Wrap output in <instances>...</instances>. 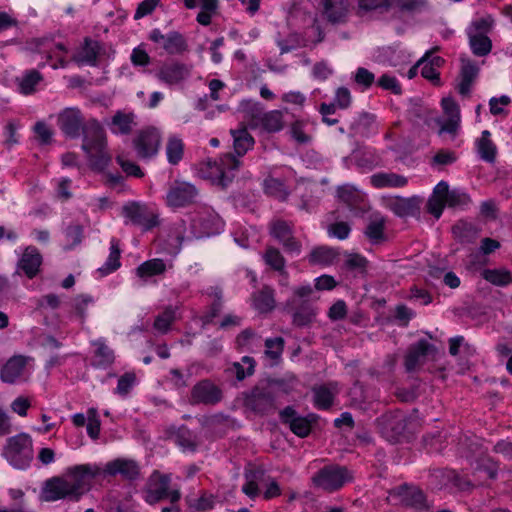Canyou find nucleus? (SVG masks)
<instances>
[{
    "label": "nucleus",
    "mask_w": 512,
    "mask_h": 512,
    "mask_svg": "<svg viewBox=\"0 0 512 512\" xmlns=\"http://www.w3.org/2000/svg\"><path fill=\"white\" fill-rule=\"evenodd\" d=\"M510 103L508 96H501L500 98H492L489 102L490 111L494 115H499L504 112V107Z\"/></svg>",
    "instance_id": "nucleus-64"
},
{
    "label": "nucleus",
    "mask_w": 512,
    "mask_h": 512,
    "mask_svg": "<svg viewBox=\"0 0 512 512\" xmlns=\"http://www.w3.org/2000/svg\"><path fill=\"white\" fill-rule=\"evenodd\" d=\"M337 197L349 206L356 205L363 199L361 192L352 185H343L337 189Z\"/></svg>",
    "instance_id": "nucleus-41"
},
{
    "label": "nucleus",
    "mask_w": 512,
    "mask_h": 512,
    "mask_svg": "<svg viewBox=\"0 0 512 512\" xmlns=\"http://www.w3.org/2000/svg\"><path fill=\"white\" fill-rule=\"evenodd\" d=\"M41 264L42 257L38 250L28 247L18 261V271L24 273L28 278H33L39 272Z\"/></svg>",
    "instance_id": "nucleus-15"
},
{
    "label": "nucleus",
    "mask_w": 512,
    "mask_h": 512,
    "mask_svg": "<svg viewBox=\"0 0 512 512\" xmlns=\"http://www.w3.org/2000/svg\"><path fill=\"white\" fill-rule=\"evenodd\" d=\"M219 389L211 382L203 381L197 384L192 392L195 402L215 403L220 399Z\"/></svg>",
    "instance_id": "nucleus-24"
},
{
    "label": "nucleus",
    "mask_w": 512,
    "mask_h": 512,
    "mask_svg": "<svg viewBox=\"0 0 512 512\" xmlns=\"http://www.w3.org/2000/svg\"><path fill=\"white\" fill-rule=\"evenodd\" d=\"M494 20L490 16L475 19L468 26L466 32L469 46L476 56H486L491 52L492 41L488 33L492 30Z\"/></svg>",
    "instance_id": "nucleus-3"
},
{
    "label": "nucleus",
    "mask_w": 512,
    "mask_h": 512,
    "mask_svg": "<svg viewBox=\"0 0 512 512\" xmlns=\"http://www.w3.org/2000/svg\"><path fill=\"white\" fill-rule=\"evenodd\" d=\"M234 370L238 380H243L246 376L254 372V360L248 356L242 358L241 363L234 364Z\"/></svg>",
    "instance_id": "nucleus-51"
},
{
    "label": "nucleus",
    "mask_w": 512,
    "mask_h": 512,
    "mask_svg": "<svg viewBox=\"0 0 512 512\" xmlns=\"http://www.w3.org/2000/svg\"><path fill=\"white\" fill-rule=\"evenodd\" d=\"M352 479V475L345 468L330 465L319 470L313 477V484L325 491H335Z\"/></svg>",
    "instance_id": "nucleus-7"
},
{
    "label": "nucleus",
    "mask_w": 512,
    "mask_h": 512,
    "mask_svg": "<svg viewBox=\"0 0 512 512\" xmlns=\"http://www.w3.org/2000/svg\"><path fill=\"white\" fill-rule=\"evenodd\" d=\"M385 219L381 215H374L370 220L365 234L372 242H379L384 239Z\"/></svg>",
    "instance_id": "nucleus-40"
},
{
    "label": "nucleus",
    "mask_w": 512,
    "mask_h": 512,
    "mask_svg": "<svg viewBox=\"0 0 512 512\" xmlns=\"http://www.w3.org/2000/svg\"><path fill=\"white\" fill-rule=\"evenodd\" d=\"M374 58L377 62L390 66H399L407 62V55L395 47H383L376 51Z\"/></svg>",
    "instance_id": "nucleus-25"
},
{
    "label": "nucleus",
    "mask_w": 512,
    "mask_h": 512,
    "mask_svg": "<svg viewBox=\"0 0 512 512\" xmlns=\"http://www.w3.org/2000/svg\"><path fill=\"white\" fill-rule=\"evenodd\" d=\"M283 421L289 425L294 434L299 437H305L309 434L311 429L310 421L304 417L295 416L294 411L286 408L281 413Z\"/></svg>",
    "instance_id": "nucleus-23"
},
{
    "label": "nucleus",
    "mask_w": 512,
    "mask_h": 512,
    "mask_svg": "<svg viewBox=\"0 0 512 512\" xmlns=\"http://www.w3.org/2000/svg\"><path fill=\"white\" fill-rule=\"evenodd\" d=\"M479 73V67L476 63L468 59L462 60L460 81L458 83V91L461 95H467L470 88L476 80Z\"/></svg>",
    "instance_id": "nucleus-22"
},
{
    "label": "nucleus",
    "mask_w": 512,
    "mask_h": 512,
    "mask_svg": "<svg viewBox=\"0 0 512 512\" xmlns=\"http://www.w3.org/2000/svg\"><path fill=\"white\" fill-rule=\"evenodd\" d=\"M417 66H421V74L424 78L432 81L438 79L439 74L437 72V69L429 62H427V59L425 57L418 61Z\"/></svg>",
    "instance_id": "nucleus-59"
},
{
    "label": "nucleus",
    "mask_w": 512,
    "mask_h": 512,
    "mask_svg": "<svg viewBox=\"0 0 512 512\" xmlns=\"http://www.w3.org/2000/svg\"><path fill=\"white\" fill-rule=\"evenodd\" d=\"M4 455L11 465L18 469L28 467L33 459L32 439L26 433H20L8 439Z\"/></svg>",
    "instance_id": "nucleus-4"
},
{
    "label": "nucleus",
    "mask_w": 512,
    "mask_h": 512,
    "mask_svg": "<svg viewBox=\"0 0 512 512\" xmlns=\"http://www.w3.org/2000/svg\"><path fill=\"white\" fill-rule=\"evenodd\" d=\"M120 251L119 249L112 244L110 248V254L105 262V264L98 269L101 275H107L115 270H117L120 266L119 262Z\"/></svg>",
    "instance_id": "nucleus-45"
},
{
    "label": "nucleus",
    "mask_w": 512,
    "mask_h": 512,
    "mask_svg": "<svg viewBox=\"0 0 512 512\" xmlns=\"http://www.w3.org/2000/svg\"><path fill=\"white\" fill-rule=\"evenodd\" d=\"M264 260L267 265L271 266L275 270H283L285 266V260L281 253L275 248H268L264 254Z\"/></svg>",
    "instance_id": "nucleus-48"
},
{
    "label": "nucleus",
    "mask_w": 512,
    "mask_h": 512,
    "mask_svg": "<svg viewBox=\"0 0 512 512\" xmlns=\"http://www.w3.org/2000/svg\"><path fill=\"white\" fill-rule=\"evenodd\" d=\"M264 127L270 132H277L283 127V115L280 111H271L265 115Z\"/></svg>",
    "instance_id": "nucleus-46"
},
{
    "label": "nucleus",
    "mask_w": 512,
    "mask_h": 512,
    "mask_svg": "<svg viewBox=\"0 0 512 512\" xmlns=\"http://www.w3.org/2000/svg\"><path fill=\"white\" fill-rule=\"evenodd\" d=\"M102 47L98 42L86 40L74 55V60L81 65L94 66L101 55Z\"/></svg>",
    "instance_id": "nucleus-20"
},
{
    "label": "nucleus",
    "mask_w": 512,
    "mask_h": 512,
    "mask_svg": "<svg viewBox=\"0 0 512 512\" xmlns=\"http://www.w3.org/2000/svg\"><path fill=\"white\" fill-rule=\"evenodd\" d=\"M30 358L14 355L2 366L0 378L3 382L15 384L26 379Z\"/></svg>",
    "instance_id": "nucleus-11"
},
{
    "label": "nucleus",
    "mask_w": 512,
    "mask_h": 512,
    "mask_svg": "<svg viewBox=\"0 0 512 512\" xmlns=\"http://www.w3.org/2000/svg\"><path fill=\"white\" fill-rule=\"evenodd\" d=\"M11 410L21 417H25L27 415L28 409L31 407V401L28 397L18 396L15 398L11 405Z\"/></svg>",
    "instance_id": "nucleus-56"
},
{
    "label": "nucleus",
    "mask_w": 512,
    "mask_h": 512,
    "mask_svg": "<svg viewBox=\"0 0 512 512\" xmlns=\"http://www.w3.org/2000/svg\"><path fill=\"white\" fill-rule=\"evenodd\" d=\"M259 480L256 473L246 474V482L242 487V491L250 498H255L259 495Z\"/></svg>",
    "instance_id": "nucleus-52"
},
{
    "label": "nucleus",
    "mask_w": 512,
    "mask_h": 512,
    "mask_svg": "<svg viewBox=\"0 0 512 512\" xmlns=\"http://www.w3.org/2000/svg\"><path fill=\"white\" fill-rule=\"evenodd\" d=\"M105 134L98 126L86 133L83 149L89 157L90 164L95 169H103L110 162V156L105 151Z\"/></svg>",
    "instance_id": "nucleus-5"
},
{
    "label": "nucleus",
    "mask_w": 512,
    "mask_h": 512,
    "mask_svg": "<svg viewBox=\"0 0 512 512\" xmlns=\"http://www.w3.org/2000/svg\"><path fill=\"white\" fill-rule=\"evenodd\" d=\"M95 346L93 365L97 367H108L114 362L113 351L102 340L93 342Z\"/></svg>",
    "instance_id": "nucleus-29"
},
{
    "label": "nucleus",
    "mask_w": 512,
    "mask_h": 512,
    "mask_svg": "<svg viewBox=\"0 0 512 512\" xmlns=\"http://www.w3.org/2000/svg\"><path fill=\"white\" fill-rule=\"evenodd\" d=\"M264 189L266 193L279 199H285L288 194L284 183L273 176L268 177L264 181Z\"/></svg>",
    "instance_id": "nucleus-43"
},
{
    "label": "nucleus",
    "mask_w": 512,
    "mask_h": 512,
    "mask_svg": "<svg viewBox=\"0 0 512 512\" xmlns=\"http://www.w3.org/2000/svg\"><path fill=\"white\" fill-rule=\"evenodd\" d=\"M328 232L331 236H334L338 239H346L350 233V227L345 222H338L331 225L328 229Z\"/></svg>",
    "instance_id": "nucleus-61"
},
{
    "label": "nucleus",
    "mask_w": 512,
    "mask_h": 512,
    "mask_svg": "<svg viewBox=\"0 0 512 512\" xmlns=\"http://www.w3.org/2000/svg\"><path fill=\"white\" fill-rule=\"evenodd\" d=\"M337 258V252L329 247H318L311 251L309 261L313 264L330 265Z\"/></svg>",
    "instance_id": "nucleus-38"
},
{
    "label": "nucleus",
    "mask_w": 512,
    "mask_h": 512,
    "mask_svg": "<svg viewBox=\"0 0 512 512\" xmlns=\"http://www.w3.org/2000/svg\"><path fill=\"white\" fill-rule=\"evenodd\" d=\"M378 85L385 89L389 90L394 94H400L401 93V87L399 82L394 76H391L389 74H384L380 77L378 80Z\"/></svg>",
    "instance_id": "nucleus-58"
},
{
    "label": "nucleus",
    "mask_w": 512,
    "mask_h": 512,
    "mask_svg": "<svg viewBox=\"0 0 512 512\" xmlns=\"http://www.w3.org/2000/svg\"><path fill=\"white\" fill-rule=\"evenodd\" d=\"M167 268V264L162 259L154 258L140 264L136 268L135 273L140 279L147 280L151 277L164 274Z\"/></svg>",
    "instance_id": "nucleus-28"
},
{
    "label": "nucleus",
    "mask_w": 512,
    "mask_h": 512,
    "mask_svg": "<svg viewBox=\"0 0 512 512\" xmlns=\"http://www.w3.org/2000/svg\"><path fill=\"white\" fill-rule=\"evenodd\" d=\"M135 382L134 374L127 373L123 375L119 380L116 388V393L120 395H126Z\"/></svg>",
    "instance_id": "nucleus-60"
},
{
    "label": "nucleus",
    "mask_w": 512,
    "mask_h": 512,
    "mask_svg": "<svg viewBox=\"0 0 512 512\" xmlns=\"http://www.w3.org/2000/svg\"><path fill=\"white\" fill-rule=\"evenodd\" d=\"M441 107L446 117L445 120H439L440 133H448L455 137L460 129L461 115L458 104L451 97H443Z\"/></svg>",
    "instance_id": "nucleus-12"
},
{
    "label": "nucleus",
    "mask_w": 512,
    "mask_h": 512,
    "mask_svg": "<svg viewBox=\"0 0 512 512\" xmlns=\"http://www.w3.org/2000/svg\"><path fill=\"white\" fill-rule=\"evenodd\" d=\"M101 473L106 475H121L125 478H135L139 473V467L135 461L130 459H115L113 461L108 462L103 469H101Z\"/></svg>",
    "instance_id": "nucleus-13"
},
{
    "label": "nucleus",
    "mask_w": 512,
    "mask_h": 512,
    "mask_svg": "<svg viewBox=\"0 0 512 512\" xmlns=\"http://www.w3.org/2000/svg\"><path fill=\"white\" fill-rule=\"evenodd\" d=\"M184 143L178 136H170L166 145V156L170 164H177L183 158Z\"/></svg>",
    "instance_id": "nucleus-35"
},
{
    "label": "nucleus",
    "mask_w": 512,
    "mask_h": 512,
    "mask_svg": "<svg viewBox=\"0 0 512 512\" xmlns=\"http://www.w3.org/2000/svg\"><path fill=\"white\" fill-rule=\"evenodd\" d=\"M170 476L154 472L146 485L144 499L149 504H155L162 499L168 498L172 503L180 499V492L177 489L169 490Z\"/></svg>",
    "instance_id": "nucleus-6"
},
{
    "label": "nucleus",
    "mask_w": 512,
    "mask_h": 512,
    "mask_svg": "<svg viewBox=\"0 0 512 512\" xmlns=\"http://www.w3.org/2000/svg\"><path fill=\"white\" fill-rule=\"evenodd\" d=\"M240 166V161L231 154L225 155L221 158L220 166L217 168L219 174L215 181L225 186L233 177L234 171Z\"/></svg>",
    "instance_id": "nucleus-27"
},
{
    "label": "nucleus",
    "mask_w": 512,
    "mask_h": 512,
    "mask_svg": "<svg viewBox=\"0 0 512 512\" xmlns=\"http://www.w3.org/2000/svg\"><path fill=\"white\" fill-rule=\"evenodd\" d=\"M131 63L137 67H146L151 62V57L146 51L144 45L135 47L130 55Z\"/></svg>",
    "instance_id": "nucleus-47"
},
{
    "label": "nucleus",
    "mask_w": 512,
    "mask_h": 512,
    "mask_svg": "<svg viewBox=\"0 0 512 512\" xmlns=\"http://www.w3.org/2000/svg\"><path fill=\"white\" fill-rule=\"evenodd\" d=\"M33 131L35 134L36 140L40 144H49L53 137V131L51 128L44 122H37L34 127Z\"/></svg>",
    "instance_id": "nucleus-50"
},
{
    "label": "nucleus",
    "mask_w": 512,
    "mask_h": 512,
    "mask_svg": "<svg viewBox=\"0 0 512 512\" xmlns=\"http://www.w3.org/2000/svg\"><path fill=\"white\" fill-rule=\"evenodd\" d=\"M270 232L281 243L292 234L289 225L283 221L274 222L271 225Z\"/></svg>",
    "instance_id": "nucleus-54"
},
{
    "label": "nucleus",
    "mask_w": 512,
    "mask_h": 512,
    "mask_svg": "<svg viewBox=\"0 0 512 512\" xmlns=\"http://www.w3.org/2000/svg\"><path fill=\"white\" fill-rule=\"evenodd\" d=\"M254 307L260 312H269L274 308V298L272 290L265 288L253 298Z\"/></svg>",
    "instance_id": "nucleus-42"
},
{
    "label": "nucleus",
    "mask_w": 512,
    "mask_h": 512,
    "mask_svg": "<svg viewBox=\"0 0 512 512\" xmlns=\"http://www.w3.org/2000/svg\"><path fill=\"white\" fill-rule=\"evenodd\" d=\"M175 319V312L172 309H166L162 314H160L155 322H154V328L160 332L165 333L168 331L171 323Z\"/></svg>",
    "instance_id": "nucleus-49"
},
{
    "label": "nucleus",
    "mask_w": 512,
    "mask_h": 512,
    "mask_svg": "<svg viewBox=\"0 0 512 512\" xmlns=\"http://www.w3.org/2000/svg\"><path fill=\"white\" fill-rule=\"evenodd\" d=\"M101 468L95 464H81L70 467L61 477L48 480L42 496L46 501L59 499L78 500L86 493L92 480L100 475Z\"/></svg>",
    "instance_id": "nucleus-1"
},
{
    "label": "nucleus",
    "mask_w": 512,
    "mask_h": 512,
    "mask_svg": "<svg viewBox=\"0 0 512 512\" xmlns=\"http://www.w3.org/2000/svg\"><path fill=\"white\" fill-rule=\"evenodd\" d=\"M424 3V0H360L359 7L366 11L386 6H396L400 9L414 10Z\"/></svg>",
    "instance_id": "nucleus-16"
},
{
    "label": "nucleus",
    "mask_w": 512,
    "mask_h": 512,
    "mask_svg": "<svg viewBox=\"0 0 512 512\" xmlns=\"http://www.w3.org/2000/svg\"><path fill=\"white\" fill-rule=\"evenodd\" d=\"M118 164L121 166L123 171L130 176L142 177L143 173L138 165L134 162L126 160L122 154H119L116 158Z\"/></svg>",
    "instance_id": "nucleus-57"
},
{
    "label": "nucleus",
    "mask_w": 512,
    "mask_h": 512,
    "mask_svg": "<svg viewBox=\"0 0 512 512\" xmlns=\"http://www.w3.org/2000/svg\"><path fill=\"white\" fill-rule=\"evenodd\" d=\"M478 152L481 158L488 162H493L496 156V147L490 140V132H482L481 138L477 142Z\"/></svg>",
    "instance_id": "nucleus-39"
},
{
    "label": "nucleus",
    "mask_w": 512,
    "mask_h": 512,
    "mask_svg": "<svg viewBox=\"0 0 512 512\" xmlns=\"http://www.w3.org/2000/svg\"><path fill=\"white\" fill-rule=\"evenodd\" d=\"M196 195L194 186L188 183L178 184L167 194V203L171 207H181L190 203Z\"/></svg>",
    "instance_id": "nucleus-17"
},
{
    "label": "nucleus",
    "mask_w": 512,
    "mask_h": 512,
    "mask_svg": "<svg viewBox=\"0 0 512 512\" xmlns=\"http://www.w3.org/2000/svg\"><path fill=\"white\" fill-rule=\"evenodd\" d=\"M400 501L405 505L421 507L424 503L423 493L415 487L404 486L397 491Z\"/></svg>",
    "instance_id": "nucleus-33"
},
{
    "label": "nucleus",
    "mask_w": 512,
    "mask_h": 512,
    "mask_svg": "<svg viewBox=\"0 0 512 512\" xmlns=\"http://www.w3.org/2000/svg\"><path fill=\"white\" fill-rule=\"evenodd\" d=\"M433 351V347L425 342L420 341L416 345H414L408 352L405 359V367L408 371L414 370L417 366H419L426 355Z\"/></svg>",
    "instance_id": "nucleus-26"
},
{
    "label": "nucleus",
    "mask_w": 512,
    "mask_h": 512,
    "mask_svg": "<svg viewBox=\"0 0 512 512\" xmlns=\"http://www.w3.org/2000/svg\"><path fill=\"white\" fill-rule=\"evenodd\" d=\"M161 145V133L155 127H148L138 132L133 140L134 149L141 159L155 156Z\"/></svg>",
    "instance_id": "nucleus-8"
},
{
    "label": "nucleus",
    "mask_w": 512,
    "mask_h": 512,
    "mask_svg": "<svg viewBox=\"0 0 512 512\" xmlns=\"http://www.w3.org/2000/svg\"><path fill=\"white\" fill-rule=\"evenodd\" d=\"M66 54L67 49L64 44L58 43L55 45L54 49L51 51V54L49 55L50 58H54L56 60V62L52 64V67L54 69L63 68L66 66Z\"/></svg>",
    "instance_id": "nucleus-55"
},
{
    "label": "nucleus",
    "mask_w": 512,
    "mask_h": 512,
    "mask_svg": "<svg viewBox=\"0 0 512 512\" xmlns=\"http://www.w3.org/2000/svg\"><path fill=\"white\" fill-rule=\"evenodd\" d=\"M160 0H144L142 3L139 4L136 13H135V19H140L148 14H150L155 7L159 4Z\"/></svg>",
    "instance_id": "nucleus-63"
},
{
    "label": "nucleus",
    "mask_w": 512,
    "mask_h": 512,
    "mask_svg": "<svg viewBox=\"0 0 512 512\" xmlns=\"http://www.w3.org/2000/svg\"><path fill=\"white\" fill-rule=\"evenodd\" d=\"M336 393V385L320 386L314 389V402L318 408H328Z\"/></svg>",
    "instance_id": "nucleus-36"
},
{
    "label": "nucleus",
    "mask_w": 512,
    "mask_h": 512,
    "mask_svg": "<svg viewBox=\"0 0 512 512\" xmlns=\"http://www.w3.org/2000/svg\"><path fill=\"white\" fill-rule=\"evenodd\" d=\"M150 39L160 44V46L169 54H176L185 49V42L181 35L171 33L163 35L158 30H153L150 34Z\"/></svg>",
    "instance_id": "nucleus-19"
},
{
    "label": "nucleus",
    "mask_w": 512,
    "mask_h": 512,
    "mask_svg": "<svg viewBox=\"0 0 512 512\" xmlns=\"http://www.w3.org/2000/svg\"><path fill=\"white\" fill-rule=\"evenodd\" d=\"M482 277L493 285L506 286L512 283L510 271L504 268L485 269L481 273Z\"/></svg>",
    "instance_id": "nucleus-34"
},
{
    "label": "nucleus",
    "mask_w": 512,
    "mask_h": 512,
    "mask_svg": "<svg viewBox=\"0 0 512 512\" xmlns=\"http://www.w3.org/2000/svg\"><path fill=\"white\" fill-rule=\"evenodd\" d=\"M348 7L346 0H323L322 14L328 22L340 23L346 19Z\"/></svg>",
    "instance_id": "nucleus-18"
},
{
    "label": "nucleus",
    "mask_w": 512,
    "mask_h": 512,
    "mask_svg": "<svg viewBox=\"0 0 512 512\" xmlns=\"http://www.w3.org/2000/svg\"><path fill=\"white\" fill-rule=\"evenodd\" d=\"M266 350L265 354L267 357L271 358L273 361L278 359L283 351V339L282 338H274L267 339L265 342Z\"/></svg>",
    "instance_id": "nucleus-53"
},
{
    "label": "nucleus",
    "mask_w": 512,
    "mask_h": 512,
    "mask_svg": "<svg viewBox=\"0 0 512 512\" xmlns=\"http://www.w3.org/2000/svg\"><path fill=\"white\" fill-rule=\"evenodd\" d=\"M470 203V197L462 190L454 189L449 190L446 182H439L430 196L427 208L428 211L435 217L439 218L443 212L445 205L450 207H464Z\"/></svg>",
    "instance_id": "nucleus-2"
},
{
    "label": "nucleus",
    "mask_w": 512,
    "mask_h": 512,
    "mask_svg": "<svg viewBox=\"0 0 512 512\" xmlns=\"http://www.w3.org/2000/svg\"><path fill=\"white\" fill-rule=\"evenodd\" d=\"M134 125V115L118 111L111 120V131L115 134H128Z\"/></svg>",
    "instance_id": "nucleus-31"
},
{
    "label": "nucleus",
    "mask_w": 512,
    "mask_h": 512,
    "mask_svg": "<svg viewBox=\"0 0 512 512\" xmlns=\"http://www.w3.org/2000/svg\"><path fill=\"white\" fill-rule=\"evenodd\" d=\"M231 133L233 136L234 150L238 156L244 155L249 149L253 147L254 139L246 128L233 130Z\"/></svg>",
    "instance_id": "nucleus-30"
},
{
    "label": "nucleus",
    "mask_w": 512,
    "mask_h": 512,
    "mask_svg": "<svg viewBox=\"0 0 512 512\" xmlns=\"http://www.w3.org/2000/svg\"><path fill=\"white\" fill-rule=\"evenodd\" d=\"M417 207L415 198H397L393 203V211L399 216L412 214Z\"/></svg>",
    "instance_id": "nucleus-44"
},
{
    "label": "nucleus",
    "mask_w": 512,
    "mask_h": 512,
    "mask_svg": "<svg viewBox=\"0 0 512 512\" xmlns=\"http://www.w3.org/2000/svg\"><path fill=\"white\" fill-rule=\"evenodd\" d=\"M81 113L76 108H67L58 116V123L61 130L68 136L78 135L82 126Z\"/></svg>",
    "instance_id": "nucleus-14"
},
{
    "label": "nucleus",
    "mask_w": 512,
    "mask_h": 512,
    "mask_svg": "<svg viewBox=\"0 0 512 512\" xmlns=\"http://www.w3.org/2000/svg\"><path fill=\"white\" fill-rule=\"evenodd\" d=\"M291 137L299 144H307L312 139V128L308 121L296 120L290 126Z\"/></svg>",
    "instance_id": "nucleus-32"
},
{
    "label": "nucleus",
    "mask_w": 512,
    "mask_h": 512,
    "mask_svg": "<svg viewBox=\"0 0 512 512\" xmlns=\"http://www.w3.org/2000/svg\"><path fill=\"white\" fill-rule=\"evenodd\" d=\"M347 307L344 301L339 300L335 302L329 309L328 316L332 320H340L345 317Z\"/></svg>",
    "instance_id": "nucleus-62"
},
{
    "label": "nucleus",
    "mask_w": 512,
    "mask_h": 512,
    "mask_svg": "<svg viewBox=\"0 0 512 512\" xmlns=\"http://www.w3.org/2000/svg\"><path fill=\"white\" fill-rule=\"evenodd\" d=\"M369 179L371 185L377 189L400 188L404 187L408 182L406 177L392 172L375 173Z\"/></svg>",
    "instance_id": "nucleus-21"
},
{
    "label": "nucleus",
    "mask_w": 512,
    "mask_h": 512,
    "mask_svg": "<svg viewBox=\"0 0 512 512\" xmlns=\"http://www.w3.org/2000/svg\"><path fill=\"white\" fill-rule=\"evenodd\" d=\"M42 75L36 70H30L23 74L19 80V90L24 95L32 94L36 91V86L42 81Z\"/></svg>",
    "instance_id": "nucleus-37"
},
{
    "label": "nucleus",
    "mask_w": 512,
    "mask_h": 512,
    "mask_svg": "<svg viewBox=\"0 0 512 512\" xmlns=\"http://www.w3.org/2000/svg\"><path fill=\"white\" fill-rule=\"evenodd\" d=\"M122 214L127 222L141 226L144 230H149L158 224L156 214L146 205L131 202L123 206Z\"/></svg>",
    "instance_id": "nucleus-10"
},
{
    "label": "nucleus",
    "mask_w": 512,
    "mask_h": 512,
    "mask_svg": "<svg viewBox=\"0 0 512 512\" xmlns=\"http://www.w3.org/2000/svg\"><path fill=\"white\" fill-rule=\"evenodd\" d=\"M191 67L176 61L165 62L159 66L155 76L166 86L174 87L181 85L189 78Z\"/></svg>",
    "instance_id": "nucleus-9"
}]
</instances>
